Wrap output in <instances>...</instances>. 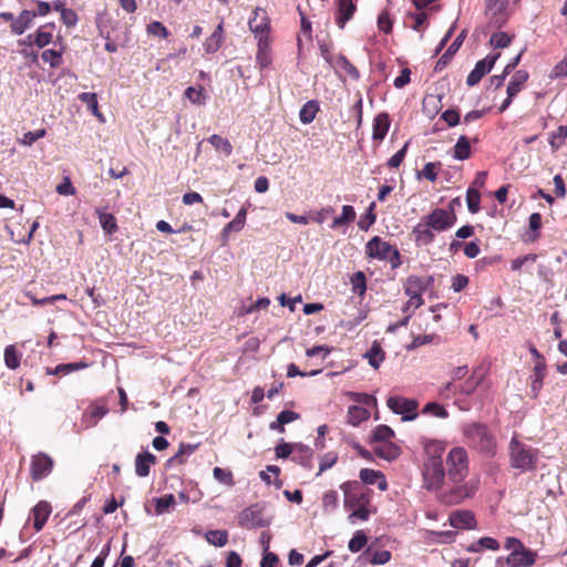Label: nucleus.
<instances>
[{"instance_id": "393cba45", "label": "nucleus", "mask_w": 567, "mask_h": 567, "mask_svg": "<svg viewBox=\"0 0 567 567\" xmlns=\"http://www.w3.org/2000/svg\"><path fill=\"white\" fill-rule=\"evenodd\" d=\"M360 480L365 484H378L380 491H385L388 488V483L384 475L380 471H374L370 468H362L360 471Z\"/></svg>"}, {"instance_id": "7ed1b4c3", "label": "nucleus", "mask_w": 567, "mask_h": 567, "mask_svg": "<svg viewBox=\"0 0 567 567\" xmlns=\"http://www.w3.org/2000/svg\"><path fill=\"white\" fill-rule=\"evenodd\" d=\"M509 463L513 468L520 472L533 471L538 461V450L520 442L516 434L511 439L509 445Z\"/></svg>"}, {"instance_id": "a19ab883", "label": "nucleus", "mask_w": 567, "mask_h": 567, "mask_svg": "<svg viewBox=\"0 0 567 567\" xmlns=\"http://www.w3.org/2000/svg\"><path fill=\"white\" fill-rule=\"evenodd\" d=\"M355 219L354 208L350 205H344L342 207V213L340 216L336 217L331 224V228H338L342 225L349 224Z\"/></svg>"}, {"instance_id": "4468645a", "label": "nucleus", "mask_w": 567, "mask_h": 567, "mask_svg": "<svg viewBox=\"0 0 567 567\" xmlns=\"http://www.w3.org/2000/svg\"><path fill=\"white\" fill-rule=\"evenodd\" d=\"M537 554L525 546L515 553H511L506 558L509 567H530L536 561Z\"/></svg>"}, {"instance_id": "680f3d73", "label": "nucleus", "mask_w": 567, "mask_h": 567, "mask_svg": "<svg viewBox=\"0 0 567 567\" xmlns=\"http://www.w3.org/2000/svg\"><path fill=\"white\" fill-rule=\"evenodd\" d=\"M529 229L534 233L530 240L534 241L539 237L538 230L542 227V215L539 213H533L528 219Z\"/></svg>"}, {"instance_id": "0eeeda50", "label": "nucleus", "mask_w": 567, "mask_h": 567, "mask_svg": "<svg viewBox=\"0 0 567 567\" xmlns=\"http://www.w3.org/2000/svg\"><path fill=\"white\" fill-rule=\"evenodd\" d=\"M386 404L393 413L402 415L404 422L413 421L419 415V402L414 399L394 395L388 399Z\"/></svg>"}, {"instance_id": "5701e85b", "label": "nucleus", "mask_w": 567, "mask_h": 567, "mask_svg": "<svg viewBox=\"0 0 567 567\" xmlns=\"http://www.w3.org/2000/svg\"><path fill=\"white\" fill-rule=\"evenodd\" d=\"M465 38V31H462L456 39L453 41V43L449 47L446 52L436 62V65L434 70L436 72L442 71L451 61L452 56L457 52L460 47L462 45Z\"/></svg>"}, {"instance_id": "bf43d9fd", "label": "nucleus", "mask_w": 567, "mask_h": 567, "mask_svg": "<svg viewBox=\"0 0 567 567\" xmlns=\"http://www.w3.org/2000/svg\"><path fill=\"white\" fill-rule=\"evenodd\" d=\"M338 493L336 491H328L322 497V506L324 511H334L338 507Z\"/></svg>"}, {"instance_id": "6e6d98bb", "label": "nucleus", "mask_w": 567, "mask_h": 567, "mask_svg": "<svg viewBox=\"0 0 567 567\" xmlns=\"http://www.w3.org/2000/svg\"><path fill=\"white\" fill-rule=\"evenodd\" d=\"M476 371H473L472 375L465 381V383L460 388V392L465 395H471L477 386L484 380V375H481L480 379L475 380Z\"/></svg>"}, {"instance_id": "cd10ccee", "label": "nucleus", "mask_w": 567, "mask_h": 567, "mask_svg": "<svg viewBox=\"0 0 567 567\" xmlns=\"http://www.w3.org/2000/svg\"><path fill=\"white\" fill-rule=\"evenodd\" d=\"M198 447V444H185L182 443L178 451L167 460L166 465L173 466L175 464H183L185 460L190 456Z\"/></svg>"}, {"instance_id": "13d9d810", "label": "nucleus", "mask_w": 567, "mask_h": 567, "mask_svg": "<svg viewBox=\"0 0 567 567\" xmlns=\"http://www.w3.org/2000/svg\"><path fill=\"white\" fill-rule=\"evenodd\" d=\"M351 282L352 289L355 293L362 296L365 292V276L362 271L355 272L351 278Z\"/></svg>"}, {"instance_id": "c9c22d12", "label": "nucleus", "mask_w": 567, "mask_h": 567, "mask_svg": "<svg viewBox=\"0 0 567 567\" xmlns=\"http://www.w3.org/2000/svg\"><path fill=\"white\" fill-rule=\"evenodd\" d=\"M184 95L195 105H204L208 97L203 86H189L185 90Z\"/></svg>"}, {"instance_id": "3c124183", "label": "nucleus", "mask_w": 567, "mask_h": 567, "mask_svg": "<svg viewBox=\"0 0 567 567\" xmlns=\"http://www.w3.org/2000/svg\"><path fill=\"white\" fill-rule=\"evenodd\" d=\"M481 195L475 188L470 187L466 192V204L467 208L472 214H476L480 210Z\"/></svg>"}, {"instance_id": "4be33fe9", "label": "nucleus", "mask_w": 567, "mask_h": 567, "mask_svg": "<svg viewBox=\"0 0 567 567\" xmlns=\"http://www.w3.org/2000/svg\"><path fill=\"white\" fill-rule=\"evenodd\" d=\"M546 363L545 360L537 361L530 375V392L536 398L543 386L545 378Z\"/></svg>"}, {"instance_id": "bb28decb", "label": "nucleus", "mask_w": 567, "mask_h": 567, "mask_svg": "<svg viewBox=\"0 0 567 567\" xmlns=\"http://www.w3.org/2000/svg\"><path fill=\"white\" fill-rule=\"evenodd\" d=\"M53 27L52 24L40 27L33 34L28 35V41L33 42L38 48H44L50 44L53 39L51 31L48 28Z\"/></svg>"}, {"instance_id": "69168bd1", "label": "nucleus", "mask_w": 567, "mask_h": 567, "mask_svg": "<svg viewBox=\"0 0 567 567\" xmlns=\"http://www.w3.org/2000/svg\"><path fill=\"white\" fill-rule=\"evenodd\" d=\"M79 100L85 103L93 113L97 112V96L95 93L83 92L79 94Z\"/></svg>"}, {"instance_id": "ddd939ff", "label": "nucleus", "mask_w": 567, "mask_h": 567, "mask_svg": "<svg viewBox=\"0 0 567 567\" xmlns=\"http://www.w3.org/2000/svg\"><path fill=\"white\" fill-rule=\"evenodd\" d=\"M393 246L379 236L371 238L365 245V252L369 257L386 260L390 257Z\"/></svg>"}, {"instance_id": "a878e982", "label": "nucleus", "mask_w": 567, "mask_h": 567, "mask_svg": "<svg viewBox=\"0 0 567 567\" xmlns=\"http://www.w3.org/2000/svg\"><path fill=\"white\" fill-rule=\"evenodd\" d=\"M332 68L340 78L341 74L339 73V70H342L349 75L350 79L354 81L360 79L359 70L343 54L336 55V63Z\"/></svg>"}, {"instance_id": "39448f33", "label": "nucleus", "mask_w": 567, "mask_h": 567, "mask_svg": "<svg viewBox=\"0 0 567 567\" xmlns=\"http://www.w3.org/2000/svg\"><path fill=\"white\" fill-rule=\"evenodd\" d=\"M463 434L467 442L482 452H491L494 447L493 436L487 426L482 423H466L463 425Z\"/></svg>"}, {"instance_id": "de8ad7c7", "label": "nucleus", "mask_w": 567, "mask_h": 567, "mask_svg": "<svg viewBox=\"0 0 567 567\" xmlns=\"http://www.w3.org/2000/svg\"><path fill=\"white\" fill-rule=\"evenodd\" d=\"M206 540L215 546L223 547L227 544L228 534L226 530H209L206 533Z\"/></svg>"}, {"instance_id": "774afa93", "label": "nucleus", "mask_w": 567, "mask_h": 567, "mask_svg": "<svg viewBox=\"0 0 567 567\" xmlns=\"http://www.w3.org/2000/svg\"><path fill=\"white\" fill-rule=\"evenodd\" d=\"M549 76L551 79L567 76V56L555 65Z\"/></svg>"}, {"instance_id": "4d7b16f0", "label": "nucleus", "mask_w": 567, "mask_h": 567, "mask_svg": "<svg viewBox=\"0 0 567 567\" xmlns=\"http://www.w3.org/2000/svg\"><path fill=\"white\" fill-rule=\"evenodd\" d=\"M367 536L362 530H358L354 533L353 537L350 539L348 544V548L351 553L360 551L367 544Z\"/></svg>"}, {"instance_id": "338daca9", "label": "nucleus", "mask_w": 567, "mask_h": 567, "mask_svg": "<svg viewBox=\"0 0 567 567\" xmlns=\"http://www.w3.org/2000/svg\"><path fill=\"white\" fill-rule=\"evenodd\" d=\"M55 190L62 196H70L75 194V188L69 177H64L63 181L56 186Z\"/></svg>"}, {"instance_id": "4c0bfd02", "label": "nucleus", "mask_w": 567, "mask_h": 567, "mask_svg": "<svg viewBox=\"0 0 567 567\" xmlns=\"http://www.w3.org/2000/svg\"><path fill=\"white\" fill-rule=\"evenodd\" d=\"M319 111V105L316 101H308L302 105L299 112L300 122L303 124H310Z\"/></svg>"}, {"instance_id": "f8f14e48", "label": "nucleus", "mask_w": 567, "mask_h": 567, "mask_svg": "<svg viewBox=\"0 0 567 567\" xmlns=\"http://www.w3.org/2000/svg\"><path fill=\"white\" fill-rule=\"evenodd\" d=\"M425 289L423 280L417 276L408 277L404 284V292L410 298V303H414V309L420 308L424 300L422 293Z\"/></svg>"}, {"instance_id": "49530a36", "label": "nucleus", "mask_w": 567, "mask_h": 567, "mask_svg": "<svg viewBox=\"0 0 567 567\" xmlns=\"http://www.w3.org/2000/svg\"><path fill=\"white\" fill-rule=\"evenodd\" d=\"M87 367V363L80 361V362H73V363H61L58 364L54 370L50 371L52 374H69L74 371H79L82 369H85Z\"/></svg>"}, {"instance_id": "7c9ffc66", "label": "nucleus", "mask_w": 567, "mask_h": 567, "mask_svg": "<svg viewBox=\"0 0 567 567\" xmlns=\"http://www.w3.org/2000/svg\"><path fill=\"white\" fill-rule=\"evenodd\" d=\"M247 209L245 207L240 208L235 218L228 223L223 231V238H227L228 234L231 231H240L246 223Z\"/></svg>"}, {"instance_id": "dca6fc26", "label": "nucleus", "mask_w": 567, "mask_h": 567, "mask_svg": "<svg viewBox=\"0 0 567 567\" xmlns=\"http://www.w3.org/2000/svg\"><path fill=\"white\" fill-rule=\"evenodd\" d=\"M450 524L454 528L472 529L475 527L476 520L473 512L460 509L450 515Z\"/></svg>"}, {"instance_id": "9b49d317", "label": "nucleus", "mask_w": 567, "mask_h": 567, "mask_svg": "<svg viewBox=\"0 0 567 567\" xmlns=\"http://www.w3.org/2000/svg\"><path fill=\"white\" fill-rule=\"evenodd\" d=\"M239 525L247 528H256L266 526L262 518V508L258 504H254L245 508L239 515Z\"/></svg>"}, {"instance_id": "b1692460", "label": "nucleus", "mask_w": 567, "mask_h": 567, "mask_svg": "<svg viewBox=\"0 0 567 567\" xmlns=\"http://www.w3.org/2000/svg\"><path fill=\"white\" fill-rule=\"evenodd\" d=\"M390 127V118L386 113H379L373 120L372 138L383 141Z\"/></svg>"}, {"instance_id": "5fc2aeb1", "label": "nucleus", "mask_w": 567, "mask_h": 567, "mask_svg": "<svg viewBox=\"0 0 567 567\" xmlns=\"http://www.w3.org/2000/svg\"><path fill=\"white\" fill-rule=\"evenodd\" d=\"M41 58L44 62H48L52 68H58L62 63V51L48 49L42 52Z\"/></svg>"}, {"instance_id": "58836bf2", "label": "nucleus", "mask_w": 567, "mask_h": 567, "mask_svg": "<svg viewBox=\"0 0 567 567\" xmlns=\"http://www.w3.org/2000/svg\"><path fill=\"white\" fill-rule=\"evenodd\" d=\"M567 138V126L560 125L557 131L553 132L549 137V145L553 152L558 151Z\"/></svg>"}, {"instance_id": "e433bc0d", "label": "nucleus", "mask_w": 567, "mask_h": 567, "mask_svg": "<svg viewBox=\"0 0 567 567\" xmlns=\"http://www.w3.org/2000/svg\"><path fill=\"white\" fill-rule=\"evenodd\" d=\"M99 216L100 225L106 234H113L117 230L116 219L112 214L105 213L100 208L95 209Z\"/></svg>"}, {"instance_id": "f704fd0d", "label": "nucleus", "mask_w": 567, "mask_h": 567, "mask_svg": "<svg viewBox=\"0 0 567 567\" xmlns=\"http://www.w3.org/2000/svg\"><path fill=\"white\" fill-rule=\"evenodd\" d=\"M370 412L365 408L359 405H351L348 409V422L353 426H357L362 421L368 420Z\"/></svg>"}, {"instance_id": "e2e57ef3", "label": "nucleus", "mask_w": 567, "mask_h": 567, "mask_svg": "<svg viewBox=\"0 0 567 567\" xmlns=\"http://www.w3.org/2000/svg\"><path fill=\"white\" fill-rule=\"evenodd\" d=\"M439 337L435 334H421L413 338L412 342L408 346V350L416 349L421 346L427 344L437 340Z\"/></svg>"}, {"instance_id": "412c9836", "label": "nucleus", "mask_w": 567, "mask_h": 567, "mask_svg": "<svg viewBox=\"0 0 567 567\" xmlns=\"http://www.w3.org/2000/svg\"><path fill=\"white\" fill-rule=\"evenodd\" d=\"M355 11V4L352 0H339L336 22L343 29L346 23L352 18Z\"/></svg>"}, {"instance_id": "6ab92c4d", "label": "nucleus", "mask_w": 567, "mask_h": 567, "mask_svg": "<svg viewBox=\"0 0 567 567\" xmlns=\"http://www.w3.org/2000/svg\"><path fill=\"white\" fill-rule=\"evenodd\" d=\"M51 514V506L48 502H39L32 509L33 527L37 532H40L45 525Z\"/></svg>"}, {"instance_id": "423d86ee", "label": "nucleus", "mask_w": 567, "mask_h": 567, "mask_svg": "<svg viewBox=\"0 0 567 567\" xmlns=\"http://www.w3.org/2000/svg\"><path fill=\"white\" fill-rule=\"evenodd\" d=\"M340 488L344 495L343 504L347 509L369 505L371 492L364 489L360 482L349 481L343 483Z\"/></svg>"}, {"instance_id": "2f4dec72", "label": "nucleus", "mask_w": 567, "mask_h": 567, "mask_svg": "<svg viewBox=\"0 0 567 567\" xmlns=\"http://www.w3.org/2000/svg\"><path fill=\"white\" fill-rule=\"evenodd\" d=\"M471 156L470 141L465 135H461L454 145L453 158L457 161H464Z\"/></svg>"}, {"instance_id": "6e6552de", "label": "nucleus", "mask_w": 567, "mask_h": 567, "mask_svg": "<svg viewBox=\"0 0 567 567\" xmlns=\"http://www.w3.org/2000/svg\"><path fill=\"white\" fill-rule=\"evenodd\" d=\"M53 466V458L47 453L40 452L31 458L30 476L33 481H41L51 474Z\"/></svg>"}, {"instance_id": "603ef678", "label": "nucleus", "mask_w": 567, "mask_h": 567, "mask_svg": "<svg viewBox=\"0 0 567 567\" xmlns=\"http://www.w3.org/2000/svg\"><path fill=\"white\" fill-rule=\"evenodd\" d=\"M512 42V37L506 32H495L492 34L489 39V44L494 49H504L507 48Z\"/></svg>"}, {"instance_id": "f3484780", "label": "nucleus", "mask_w": 567, "mask_h": 567, "mask_svg": "<svg viewBox=\"0 0 567 567\" xmlns=\"http://www.w3.org/2000/svg\"><path fill=\"white\" fill-rule=\"evenodd\" d=\"M35 17L37 13H33L30 10H22L20 14L14 18L13 23H11V32L16 35L23 34L31 27Z\"/></svg>"}, {"instance_id": "ea45409f", "label": "nucleus", "mask_w": 567, "mask_h": 567, "mask_svg": "<svg viewBox=\"0 0 567 567\" xmlns=\"http://www.w3.org/2000/svg\"><path fill=\"white\" fill-rule=\"evenodd\" d=\"M208 142L213 145V147L217 152H220V153H223L226 156H229L231 154V152H233V146H231L230 142L227 138L221 137V136H219L217 134H213L208 138Z\"/></svg>"}, {"instance_id": "864d4df0", "label": "nucleus", "mask_w": 567, "mask_h": 567, "mask_svg": "<svg viewBox=\"0 0 567 567\" xmlns=\"http://www.w3.org/2000/svg\"><path fill=\"white\" fill-rule=\"evenodd\" d=\"M213 476L216 481H218L219 483H221L226 486L231 487L235 485L233 473L228 470H224L221 467H215L213 470Z\"/></svg>"}, {"instance_id": "c756f323", "label": "nucleus", "mask_w": 567, "mask_h": 567, "mask_svg": "<svg viewBox=\"0 0 567 567\" xmlns=\"http://www.w3.org/2000/svg\"><path fill=\"white\" fill-rule=\"evenodd\" d=\"M312 450L303 444H295L292 460L305 467L311 466Z\"/></svg>"}, {"instance_id": "1a4fd4ad", "label": "nucleus", "mask_w": 567, "mask_h": 567, "mask_svg": "<svg viewBox=\"0 0 567 567\" xmlns=\"http://www.w3.org/2000/svg\"><path fill=\"white\" fill-rule=\"evenodd\" d=\"M485 13L489 19L491 25L495 28L502 27L508 18L507 0H486Z\"/></svg>"}, {"instance_id": "8fccbe9b", "label": "nucleus", "mask_w": 567, "mask_h": 567, "mask_svg": "<svg viewBox=\"0 0 567 567\" xmlns=\"http://www.w3.org/2000/svg\"><path fill=\"white\" fill-rule=\"evenodd\" d=\"M20 358L14 346H8L4 349V363L9 369H17L20 365Z\"/></svg>"}, {"instance_id": "052dcab7", "label": "nucleus", "mask_w": 567, "mask_h": 567, "mask_svg": "<svg viewBox=\"0 0 567 567\" xmlns=\"http://www.w3.org/2000/svg\"><path fill=\"white\" fill-rule=\"evenodd\" d=\"M370 517V511L367 506L352 508V512L349 514L348 519L350 523L354 524L357 520L365 522Z\"/></svg>"}, {"instance_id": "f257e3e1", "label": "nucleus", "mask_w": 567, "mask_h": 567, "mask_svg": "<svg viewBox=\"0 0 567 567\" xmlns=\"http://www.w3.org/2000/svg\"><path fill=\"white\" fill-rule=\"evenodd\" d=\"M422 475L424 487L430 492L437 493V498L445 505L460 504L464 499L471 498L476 492V485L473 482L453 486L444 471L442 460L426 458Z\"/></svg>"}, {"instance_id": "a211bd4d", "label": "nucleus", "mask_w": 567, "mask_h": 567, "mask_svg": "<svg viewBox=\"0 0 567 567\" xmlns=\"http://www.w3.org/2000/svg\"><path fill=\"white\" fill-rule=\"evenodd\" d=\"M156 463V456L148 451L138 453L135 457V473L138 477H146L150 468Z\"/></svg>"}, {"instance_id": "aec40b11", "label": "nucleus", "mask_w": 567, "mask_h": 567, "mask_svg": "<svg viewBox=\"0 0 567 567\" xmlns=\"http://www.w3.org/2000/svg\"><path fill=\"white\" fill-rule=\"evenodd\" d=\"M372 444V451L379 457L386 461H393L400 455V449L394 443L390 442H375Z\"/></svg>"}, {"instance_id": "473e14b6", "label": "nucleus", "mask_w": 567, "mask_h": 567, "mask_svg": "<svg viewBox=\"0 0 567 567\" xmlns=\"http://www.w3.org/2000/svg\"><path fill=\"white\" fill-rule=\"evenodd\" d=\"M223 42V23H219L216 30L206 39L204 49L207 53L216 52Z\"/></svg>"}, {"instance_id": "f03ea898", "label": "nucleus", "mask_w": 567, "mask_h": 567, "mask_svg": "<svg viewBox=\"0 0 567 567\" xmlns=\"http://www.w3.org/2000/svg\"><path fill=\"white\" fill-rule=\"evenodd\" d=\"M456 220L453 207L450 209H433L427 215H424L412 230L416 245L427 246L432 244L436 233L451 229L456 224Z\"/></svg>"}, {"instance_id": "72a5a7b5", "label": "nucleus", "mask_w": 567, "mask_h": 567, "mask_svg": "<svg viewBox=\"0 0 567 567\" xmlns=\"http://www.w3.org/2000/svg\"><path fill=\"white\" fill-rule=\"evenodd\" d=\"M423 446L427 458L442 460V454L445 451V445L443 442L437 440H425L423 442Z\"/></svg>"}, {"instance_id": "09e8293b", "label": "nucleus", "mask_w": 567, "mask_h": 567, "mask_svg": "<svg viewBox=\"0 0 567 567\" xmlns=\"http://www.w3.org/2000/svg\"><path fill=\"white\" fill-rule=\"evenodd\" d=\"M423 414H432L433 416L440 417V419H447L449 412L447 410L437 402H429L424 405L422 409Z\"/></svg>"}, {"instance_id": "c03bdc74", "label": "nucleus", "mask_w": 567, "mask_h": 567, "mask_svg": "<svg viewBox=\"0 0 567 567\" xmlns=\"http://www.w3.org/2000/svg\"><path fill=\"white\" fill-rule=\"evenodd\" d=\"M364 357L374 369H378L384 360V353L379 344H373Z\"/></svg>"}, {"instance_id": "9d476101", "label": "nucleus", "mask_w": 567, "mask_h": 567, "mask_svg": "<svg viewBox=\"0 0 567 567\" xmlns=\"http://www.w3.org/2000/svg\"><path fill=\"white\" fill-rule=\"evenodd\" d=\"M499 56V53H493L476 62L474 69L467 75L466 84L468 86L476 85L482 80V78L493 69Z\"/></svg>"}, {"instance_id": "37998d69", "label": "nucleus", "mask_w": 567, "mask_h": 567, "mask_svg": "<svg viewBox=\"0 0 567 567\" xmlns=\"http://www.w3.org/2000/svg\"><path fill=\"white\" fill-rule=\"evenodd\" d=\"M109 412V409L105 405H94L92 406L89 415H84V422L86 423V426H94L96 425L97 421L105 416Z\"/></svg>"}, {"instance_id": "a18cd8bd", "label": "nucleus", "mask_w": 567, "mask_h": 567, "mask_svg": "<svg viewBox=\"0 0 567 567\" xmlns=\"http://www.w3.org/2000/svg\"><path fill=\"white\" fill-rule=\"evenodd\" d=\"M394 436L393 430L388 425H378L372 434V442H390Z\"/></svg>"}, {"instance_id": "0e129e2a", "label": "nucleus", "mask_w": 567, "mask_h": 567, "mask_svg": "<svg viewBox=\"0 0 567 567\" xmlns=\"http://www.w3.org/2000/svg\"><path fill=\"white\" fill-rule=\"evenodd\" d=\"M331 352V348L328 346H315L306 350V355L308 358L320 357L321 360H324Z\"/></svg>"}, {"instance_id": "20e7f679", "label": "nucleus", "mask_w": 567, "mask_h": 567, "mask_svg": "<svg viewBox=\"0 0 567 567\" xmlns=\"http://www.w3.org/2000/svg\"><path fill=\"white\" fill-rule=\"evenodd\" d=\"M447 476L453 486L464 485L468 473L467 453L462 447H454L450 451L447 458Z\"/></svg>"}, {"instance_id": "79ce46f5", "label": "nucleus", "mask_w": 567, "mask_h": 567, "mask_svg": "<svg viewBox=\"0 0 567 567\" xmlns=\"http://www.w3.org/2000/svg\"><path fill=\"white\" fill-rule=\"evenodd\" d=\"M155 514L162 515L175 506V497L173 494H166L162 497L155 498Z\"/></svg>"}, {"instance_id": "2eb2a0df", "label": "nucleus", "mask_w": 567, "mask_h": 567, "mask_svg": "<svg viewBox=\"0 0 567 567\" xmlns=\"http://www.w3.org/2000/svg\"><path fill=\"white\" fill-rule=\"evenodd\" d=\"M249 29L255 35H261L269 33L270 23L269 18L267 16L266 10L261 8H256L254 11V17L248 21Z\"/></svg>"}, {"instance_id": "c85d7f7f", "label": "nucleus", "mask_w": 567, "mask_h": 567, "mask_svg": "<svg viewBox=\"0 0 567 567\" xmlns=\"http://www.w3.org/2000/svg\"><path fill=\"white\" fill-rule=\"evenodd\" d=\"M527 80L528 73L525 70L516 71L507 85V95L515 97Z\"/></svg>"}]
</instances>
